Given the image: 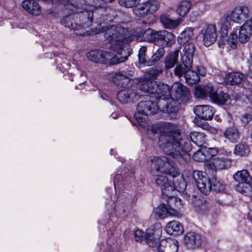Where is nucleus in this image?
Segmentation results:
<instances>
[{
    "mask_svg": "<svg viewBox=\"0 0 252 252\" xmlns=\"http://www.w3.org/2000/svg\"><path fill=\"white\" fill-rule=\"evenodd\" d=\"M92 0H69L70 3L66 5V8L73 7L77 14L79 23L82 26L83 35L85 33V29L91 25L94 19L99 24L96 28V33H104L105 38L112 42V48L115 50L120 49L122 43L126 41L124 34L127 32L122 26L112 25L109 24L114 19V16L110 15L102 8H96L90 4Z\"/></svg>",
    "mask_w": 252,
    "mask_h": 252,
    "instance_id": "f257e3e1",
    "label": "nucleus"
},
{
    "mask_svg": "<svg viewBox=\"0 0 252 252\" xmlns=\"http://www.w3.org/2000/svg\"><path fill=\"white\" fill-rule=\"evenodd\" d=\"M151 131L160 133L158 140L159 148L165 154L175 159L187 158V153L191 150V141L199 147L206 142L203 133L192 132L189 137L181 135L176 126L166 122L153 125Z\"/></svg>",
    "mask_w": 252,
    "mask_h": 252,
    "instance_id": "f03ea898",
    "label": "nucleus"
},
{
    "mask_svg": "<svg viewBox=\"0 0 252 252\" xmlns=\"http://www.w3.org/2000/svg\"><path fill=\"white\" fill-rule=\"evenodd\" d=\"M124 34V36L126 37L127 40L126 42L122 43L120 49H116L115 50L113 49L112 48V42L108 41L110 44V50L116 53L114 56H112L108 51L94 50L90 51L87 53V58L90 61L95 63H105L107 61H110L111 64H116L125 62L130 55V52L128 49L124 50V46L133 39V35H131V33H130L127 29V32Z\"/></svg>",
    "mask_w": 252,
    "mask_h": 252,
    "instance_id": "7ed1b4c3",
    "label": "nucleus"
},
{
    "mask_svg": "<svg viewBox=\"0 0 252 252\" xmlns=\"http://www.w3.org/2000/svg\"><path fill=\"white\" fill-rule=\"evenodd\" d=\"M147 164L148 170L153 175L160 173L170 175L177 172L178 166L176 163L165 156H152L149 157Z\"/></svg>",
    "mask_w": 252,
    "mask_h": 252,
    "instance_id": "20e7f679",
    "label": "nucleus"
},
{
    "mask_svg": "<svg viewBox=\"0 0 252 252\" xmlns=\"http://www.w3.org/2000/svg\"><path fill=\"white\" fill-rule=\"evenodd\" d=\"M250 14L249 8L245 5L235 7L229 13L221 19L220 30L224 34L227 33V30L230 26V21L237 23L246 21Z\"/></svg>",
    "mask_w": 252,
    "mask_h": 252,
    "instance_id": "39448f33",
    "label": "nucleus"
},
{
    "mask_svg": "<svg viewBox=\"0 0 252 252\" xmlns=\"http://www.w3.org/2000/svg\"><path fill=\"white\" fill-rule=\"evenodd\" d=\"M140 90L151 94L156 101L171 95V88L168 85L154 81H146L138 86Z\"/></svg>",
    "mask_w": 252,
    "mask_h": 252,
    "instance_id": "423d86ee",
    "label": "nucleus"
},
{
    "mask_svg": "<svg viewBox=\"0 0 252 252\" xmlns=\"http://www.w3.org/2000/svg\"><path fill=\"white\" fill-rule=\"evenodd\" d=\"M134 239L136 242L146 243L151 247L157 246L162 235L160 223H156L144 233L140 230H136L134 233Z\"/></svg>",
    "mask_w": 252,
    "mask_h": 252,
    "instance_id": "0eeeda50",
    "label": "nucleus"
},
{
    "mask_svg": "<svg viewBox=\"0 0 252 252\" xmlns=\"http://www.w3.org/2000/svg\"><path fill=\"white\" fill-rule=\"evenodd\" d=\"M55 3H60L64 6L63 12L64 16L61 20V24L69 29L74 31L75 33L79 35H83V31L82 26L79 24L76 12L74 10L73 7H70L69 8L66 9V5L70 3L69 0H56Z\"/></svg>",
    "mask_w": 252,
    "mask_h": 252,
    "instance_id": "6e6552de",
    "label": "nucleus"
},
{
    "mask_svg": "<svg viewBox=\"0 0 252 252\" xmlns=\"http://www.w3.org/2000/svg\"><path fill=\"white\" fill-rule=\"evenodd\" d=\"M193 178L199 190L204 194H208L212 189L216 192H220L224 189V186L219 181L215 179L212 183L209 178L202 172L194 171Z\"/></svg>",
    "mask_w": 252,
    "mask_h": 252,
    "instance_id": "1a4fd4ad",
    "label": "nucleus"
},
{
    "mask_svg": "<svg viewBox=\"0 0 252 252\" xmlns=\"http://www.w3.org/2000/svg\"><path fill=\"white\" fill-rule=\"evenodd\" d=\"M195 95L198 98L209 96L213 103L219 105L224 104L229 99L227 94L223 92L218 93L213 86L210 85L196 87Z\"/></svg>",
    "mask_w": 252,
    "mask_h": 252,
    "instance_id": "9d476101",
    "label": "nucleus"
},
{
    "mask_svg": "<svg viewBox=\"0 0 252 252\" xmlns=\"http://www.w3.org/2000/svg\"><path fill=\"white\" fill-rule=\"evenodd\" d=\"M159 6V2L156 0H150L141 3L133 9L136 16L145 18L148 16L149 20H153V13L156 12Z\"/></svg>",
    "mask_w": 252,
    "mask_h": 252,
    "instance_id": "9b49d317",
    "label": "nucleus"
},
{
    "mask_svg": "<svg viewBox=\"0 0 252 252\" xmlns=\"http://www.w3.org/2000/svg\"><path fill=\"white\" fill-rule=\"evenodd\" d=\"M134 76L132 70H122L109 73L107 76L108 79L112 81L117 85L126 88L128 86L131 80V78Z\"/></svg>",
    "mask_w": 252,
    "mask_h": 252,
    "instance_id": "f8f14e48",
    "label": "nucleus"
},
{
    "mask_svg": "<svg viewBox=\"0 0 252 252\" xmlns=\"http://www.w3.org/2000/svg\"><path fill=\"white\" fill-rule=\"evenodd\" d=\"M154 42L161 47H169L175 43V36L167 31L156 32L154 35Z\"/></svg>",
    "mask_w": 252,
    "mask_h": 252,
    "instance_id": "ddd939ff",
    "label": "nucleus"
},
{
    "mask_svg": "<svg viewBox=\"0 0 252 252\" xmlns=\"http://www.w3.org/2000/svg\"><path fill=\"white\" fill-rule=\"evenodd\" d=\"M158 111L166 113H175L179 109V103L173 98L167 97L158 101Z\"/></svg>",
    "mask_w": 252,
    "mask_h": 252,
    "instance_id": "4468645a",
    "label": "nucleus"
},
{
    "mask_svg": "<svg viewBox=\"0 0 252 252\" xmlns=\"http://www.w3.org/2000/svg\"><path fill=\"white\" fill-rule=\"evenodd\" d=\"M204 45L208 47L216 41L218 37L217 28L215 24H208L201 30Z\"/></svg>",
    "mask_w": 252,
    "mask_h": 252,
    "instance_id": "2eb2a0df",
    "label": "nucleus"
},
{
    "mask_svg": "<svg viewBox=\"0 0 252 252\" xmlns=\"http://www.w3.org/2000/svg\"><path fill=\"white\" fill-rule=\"evenodd\" d=\"M150 99L140 101L137 107V111L146 115L155 114L158 111V101L150 96Z\"/></svg>",
    "mask_w": 252,
    "mask_h": 252,
    "instance_id": "dca6fc26",
    "label": "nucleus"
},
{
    "mask_svg": "<svg viewBox=\"0 0 252 252\" xmlns=\"http://www.w3.org/2000/svg\"><path fill=\"white\" fill-rule=\"evenodd\" d=\"M184 243L189 249H195L199 248L202 243L201 236L195 232H188L184 237Z\"/></svg>",
    "mask_w": 252,
    "mask_h": 252,
    "instance_id": "f3484780",
    "label": "nucleus"
},
{
    "mask_svg": "<svg viewBox=\"0 0 252 252\" xmlns=\"http://www.w3.org/2000/svg\"><path fill=\"white\" fill-rule=\"evenodd\" d=\"M176 173H171V176L173 178L172 183L170 182V186L173 189L169 190V192H172L175 190L179 192H183L187 187V183L185 182L183 175L181 174L178 167L177 168Z\"/></svg>",
    "mask_w": 252,
    "mask_h": 252,
    "instance_id": "a211bd4d",
    "label": "nucleus"
},
{
    "mask_svg": "<svg viewBox=\"0 0 252 252\" xmlns=\"http://www.w3.org/2000/svg\"><path fill=\"white\" fill-rule=\"evenodd\" d=\"M193 110L197 117L205 120H211L215 113L214 108L207 105H197Z\"/></svg>",
    "mask_w": 252,
    "mask_h": 252,
    "instance_id": "6ab92c4d",
    "label": "nucleus"
},
{
    "mask_svg": "<svg viewBox=\"0 0 252 252\" xmlns=\"http://www.w3.org/2000/svg\"><path fill=\"white\" fill-rule=\"evenodd\" d=\"M252 34V17L247 20L241 26L239 31V40L242 43L247 42Z\"/></svg>",
    "mask_w": 252,
    "mask_h": 252,
    "instance_id": "aec40b11",
    "label": "nucleus"
},
{
    "mask_svg": "<svg viewBox=\"0 0 252 252\" xmlns=\"http://www.w3.org/2000/svg\"><path fill=\"white\" fill-rule=\"evenodd\" d=\"M158 245V252H177L178 250V242L174 239L162 240Z\"/></svg>",
    "mask_w": 252,
    "mask_h": 252,
    "instance_id": "412c9836",
    "label": "nucleus"
},
{
    "mask_svg": "<svg viewBox=\"0 0 252 252\" xmlns=\"http://www.w3.org/2000/svg\"><path fill=\"white\" fill-rule=\"evenodd\" d=\"M155 176V181L157 185L161 189L163 194L170 193L169 190L173 189L170 186V182L165 174H157Z\"/></svg>",
    "mask_w": 252,
    "mask_h": 252,
    "instance_id": "4be33fe9",
    "label": "nucleus"
},
{
    "mask_svg": "<svg viewBox=\"0 0 252 252\" xmlns=\"http://www.w3.org/2000/svg\"><path fill=\"white\" fill-rule=\"evenodd\" d=\"M176 99L182 102H186L190 94L189 89L180 83H176L174 85Z\"/></svg>",
    "mask_w": 252,
    "mask_h": 252,
    "instance_id": "5701e85b",
    "label": "nucleus"
},
{
    "mask_svg": "<svg viewBox=\"0 0 252 252\" xmlns=\"http://www.w3.org/2000/svg\"><path fill=\"white\" fill-rule=\"evenodd\" d=\"M165 195L168 197L167 202L168 206L174 215H176L178 212L177 210L183 208L182 200L179 198L174 196L172 192L166 193Z\"/></svg>",
    "mask_w": 252,
    "mask_h": 252,
    "instance_id": "b1692460",
    "label": "nucleus"
},
{
    "mask_svg": "<svg viewBox=\"0 0 252 252\" xmlns=\"http://www.w3.org/2000/svg\"><path fill=\"white\" fill-rule=\"evenodd\" d=\"M138 97L135 92L130 90H122L117 94L118 99L123 103L134 101Z\"/></svg>",
    "mask_w": 252,
    "mask_h": 252,
    "instance_id": "393cba45",
    "label": "nucleus"
},
{
    "mask_svg": "<svg viewBox=\"0 0 252 252\" xmlns=\"http://www.w3.org/2000/svg\"><path fill=\"white\" fill-rule=\"evenodd\" d=\"M185 44V47L181 53V60H184V62L188 61V63H193V57L195 51L194 45L192 42H188Z\"/></svg>",
    "mask_w": 252,
    "mask_h": 252,
    "instance_id": "a878e982",
    "label": "nucleus"
},
{
    "mask_svg": "<svg viewBox=\"0 0 252 252\" xmlns=\"http://www.w3.org/2000/svg\"><path fill=\"white\" fill-rule=\"evenodd\" d=\"M141 24V23L140 22ZM154 23V21L152 20L147 19L146 20H142L141 22V24H142L144 28H137L136 29L135 32L138 36H144V35H151L152 36L153 38L154 39V35L155 32L157 31H155L154 30L148 28H147V27L150 26L151 24Z\"/></svg>",
    "mask_w": 252,
    "mask_h": 252,
    "instance_id": "bb28decb",
    "label": "nucleus"
},
{
    "mask_svg": "<svg viewBox=\"0 0 252 252\" xmlns=\"http://www.w3.org/2000/svg\"><path fill=\"white\" fill-rule=\"evenodd\" d=\"M181 63L176 65L174 70V74L179 77L184 76L187 73L190 69L192 68V63H188V61L184 62V60H181Z\"/></svg>",
    "mask_w": 252,
    "mask_h": 252,
    "instance_id": "cd10ccee",
    "label": "nucleus"
},
{
    "mask_svg": "<svg viewBox=\"0 0 252 252\" xmlns=\"http://www.w3.org/2000/svg\"><path fill=\"white\" fill-rule=\"evenodd\" d=\"M245 76L240 72H232L228 73L225 77V83L227 85H237L244 80Z\"/></svg>",
    "mask_w": 252,
    "mask_h": 252,
    "instance_id": "c85d7f7f",
    "label": "nucleus"
},
{
    "mask_svg": "<svg viewBox=\"0 0 252 252\" xmlns=\"http://www.w3.org/2000/svg\"><path fill=\"white\" fill-rule=\"evenodd\" d=\"M189 201L193 205L194 209L198 212H202L207 209V202L200 196H189Z\"/></svg>",
    "mask_w": 252,
    "mask_h": 252,
    "instance_id": "c756f323",
    "label": "nucleus"
},
{
    "mask_svg": "<svg viewBox=\"0 0 252 252\" xmlns=\"http://www.w3.org/2000/svg\"><path fill=\"white\" fill-rule=\"evenodd\" d=\"M166 231L170 235H177L183 232L184 228L180 222L173 220L167 224Z\"/></svg>",
    "mask_w": 252,
    "mask_h": 252,
    "instance_id": "7c9ffc66",
    "label": "nucleus"
},
{
    "mask_svg": "<svg viewBox=\"0 0 252 252\" xmlns=\"http://www.w3.org/2000/svg\"><path fill=\"white\" fill-rule=\"evenodd\" d=\"M156 217L162 219L169 216L174 215L171 209L165 204H161L155 209Z\"/></svg>",
    "mask_w": 252,
    "mask_h": 252,
    "instance_id": "2f4dec72",
    "label": "nucleus"
},
{
    "mask_svg": "<svg viewBox=\"0 0 252 252\" xmlns=\"http://www.w3.org/2000/svg\"><path fill=\"white\" fill-rule=\"evenodd\" d=\"M231 160L228 158L218 157L213 159V164L216 169H224L231 166Z\"/></svg>",
    "mask_w": 252,
    "mask_h": 252,
    "instance_id": "473e14b6",
    "label": "nucleus"
},
{
    "mask_svg": "<svg viewBox=\"0 0 252 252\" xmlns=\"http://www.w3.org/2000/svg\"><path fill=\"white\" fill-rule=\"evenodd\" d=\"M223 135L225 138L231 142H236L240 138V134L237 128L231 126L227 128L224 131Z\"/></svg>",
    "mask_w": 252,
    "mask_h": 252,
    "instance_id": "72a5a7b5",
    "label": "nucleus"
},
{
    "mask_svg": "<svg viewBox=\"0 0 252 252\" xmlns=\"http://www.w3.org/2000/svg\"><path fill=\"white\" fill-rule=\"evenodd\" d=\"M180 50L176 49L168 54L165 60V67L166 69L172 68L177 63Z\"/></svg>",
    "mask_w": 252,
    "mask_h": 252,
    "instance_id": "f704fd0d",
    "label": "nucleus"
},
{
    "mask_svg": "<svg viewBox=\"0 0 252 252\" xmlns=\"http://www.w3.org/2000/svg\"><path fill=\"white\" fill-rule=\"evenodd\" d=\"M235 181L238 184H243L251 182L252 178L250 176L248 171L246 170H242L237 172L233 176Z\"/></svg>",
    "mask_w": 252,
    "mask_h": 252,
    "instance_id": "c9c22d12",
    "label": "nucleus"
},
{
    "mask_svg": "<svg viewBox=\"0 0 252 252\" xmlns=\"http://www.w3.org/2000/svg\"><path fill=\"white\" fill-rule=\"evenodd\" d=\"M160 22L165 28L170 29L176 28L181 23L179 19L174 20L166 15H162L160 17Z\"/></svg>",
    "mask_w": 252,
    "mask_h": 252,
    "instance_id": "e433bc0d",
    "label": "nucleus"
},
{
    "mask_svg": "<svg viewBox=\"0 0 252 252\" xmlns=\"http://www.w3.org/2000/svg\"><path fill=\"white\" fill-rule=\"evenodd\" d=\"M236 189L237 191L245 196H252V184L251 182L243 184H238L236 186Z\"/></svg>",
    "mask_w": 252,
    "mask_h": 252,
    "instance_id": "4c0bfd02",
    "label": "nucleus"
},
{
    "mask_svg": "<svg viewBox=\"0 0 252 252\" xmlns=\"http://www.w3.org/2000/svg\"><path fill=\"white\" fill-rule=\"evenodd\" d=\"M191 3L188 0L181 1L177 6L176 11L180 16L185 17L189 12Z\"/></svg>",
    "mask_w": 252,
    "mask_h": 252,
    "instance_id": "58836bf2",
    "label": "nucleus"
},
{
    "mask_svg": "<svg viewBox=\"0 0 252 252\" xmlns=\"http://www.w3.org/2000/svg\"><path fill=\"white\" fill-rule=\"evenodd\" d=\"M162 73L161 69H151L149 72L145 75L144 78H141L139 81V86L146 81H153L156 80L157 77Z\"/></svg>",
    "mask_w": 252,
    "mask_h": 252,
    "instance_id": "ea45409f",
    "label": "nucleus"
},
{
    "mask_svg": "<svg viewBox=\"0 0 252 252\" xmlns=\"http://www.w3.org/2000/svg\"><path fill=\"white\" fill-rule=\"evenodd\" d=\"M193 35V30L192 28H186L180 34V35L178 38V42L180 44H186V43L189 42V40L192 37Z\"/></svg>",
    "mask_w": 252,
    "mask_h": 252,
    "instance_id": "a19ab883",
    "label": "nucleus"
},
{
    "mask_svg": "<svg viewBox=\"0 0 252 252\" xmlns=\"http://www.w3.org/2000/svg\"><path fill=\"white\" fill-rule=\"evenodd\" d=\"M185 78L187 83L190 86L196 84L200 80L198 74L195 71H192L191 69L186 74Z\"/></svg>",
    "mask_w": 252,
    "mask_h": 252,
    "instance_id": "79ce46f5",
    "label": "nucleus"
},
{
    "mask_svg": "<svg viewBox=\"0 0 252 252\" xmlns=\"http://www.w3.org/2000/svg\"><path fill=\"white\" fill-rule=\"evenodd\" d=\"M250 152L249 147L243 144H239L235 146L234 154L238 156H247Z\"/></svg>",
    "mask_w": 252,
    "mask_h": 252,
    "instance_id": "37998d69",
    "label": "nucleus"
},
{
    "mask_svg": "<svg viewBox=\"0 0 252 252\" xmlns=\"http://www.w3.org/2000/svg\"><path fill=\"white\" fill-rule=\"evenodd\" d=\"M238 39H239V36L237 35V30L231 32L228 38V44L232 49L236 48Z\"/></svg>",
    "mask_w": 252,
    "mask_h": 252,
    "instance_id": "c03bdc74",
    "label": "nucleus"
},
{
    "mask_svg": "<svg viewBox=\"0 0 252 252\" xmlns=\"http://www.w3.org/2000/svg\"><path fill=\"white\" fill-rule=\"evenodd\" d=\"M147 50V48L146 46L141 47L138 53V58L140 63L145 66L146 63H147V60L146 58V52Z\"/></svg>",
    "mask_w": 252,
    "mask_h": 252,
    "instance_id": "a18cd8bd",
    "label": "nucleus"
},
{
    "mask_svg": "<svg viewBox=\"0 0 252 252\" xmlns=\"http://www.w3.org/2000/svg\"><path fill=\"white\" fill-rule=\"evenodd\" d=\"M140 0H119V3L121 5L126 8H132L136 5V4Z\"/></svg>",
    "mask_w": 252,
    "mask_h": 252,
    "instance_id": "49530a36",
    "label": "nucleus"
},
{
    "mask_svg": "<svg viewBox=\"0 0 252 252\" xmlns=\"http://www.w3.org/2000/svg\"><path fill=\"white\" fill-rule=\"evenodd\" d=\"M146 116L145 114L140 113V112H138V111H137V112L134 114V117L138 123L139 125L144 127L145 126V116Z\"/></svg>",
    "mask_w": 252,
    "mask_h": 252,
    "instance_id": "de8ad7c7",
    "label": "nucleus"
},
{
    "mask_svg": "<svg viewBox=\"0 0 252 252\" xmlns=\"http://www.w3.org/2000/svg\"><path fill=\"white\" fill-rule=\"evenodd\" d=\"M193 158L197 161H203L207 160L204 153L201 151H197L193 155Z\"/></svg>",
    "mask_w": 252,
    "mask_h": 252,
    "instance_id": "09e8293b",
    "label": "nucleus"
},
{
    "mask_svg": "<svg viewBox=\"0 0 252 252\" xmlns=\"http://www.w3.org/2000/svg\"><path fill=\"white\" fill-rule=\"evenodd\" d=\"M160 59L153 54L152 57L148 59L147 63H146L145 66H153L155 65Z\"/></svg>",
    "mask_w": 252,
    "mask_h": 252,
    "instance_id": "8fccbe9b",
    "label": "nucleus"
},
{
    "mask_svg": "<svg viewBox=\"0 0 252 252\" xmlns=\"http://www.w3.org/2000/svg\"><path fill=\"white\" fill-rule=\"evenodd\" d=\"M252 119V115L250 114H245L242 116L241 121L244 125H247L250 121H251Z\"/></svg>",
    "mask_w": 252,
    "mask_h": 252,
    "instance_id": "3c124183",
    "label": "nucleus"
},
{
    "mask_svg": "<svg viewBox=\"0 0 252 252\" xmlns=\"http://www.w3.org/2000/svg\"><path fill=\"white\" fill-rule=\"evenodd\" d=\"M165 54V49L163 47H159L154 53V55L159 59H161Z\"/></svg>",
    "mask_w": 252,
    "mask_h": 252,
    "instance_id": "603ef678",
    "label": "nucleus"
},
{
    "mask_svg": "<svg viewBox=\"0 0 252 252\" xmlns=\"http://www.w3.org/2000/svg\"><path fill=\"white\" fill-rule=\"evenodd\" d=\"M123 177L121 175H117L114 179V185L115 189L119 188L120 182L122 180Z\"/></svg>",
    "mask_w": 252,
    "mask_h": 252,
    "instance_id": "864d4df0",
    "label": "nucleus"
},
{
    "mask_svg": "<svg viewBox=\"0 0 252 252\" xmlns=\"http://www.w3.org/2000/svg\"><path fill=\"white\" fill-rule=\"evenodd\" d=\"M195 72L198 74V76L200 75L204 76L206 73L205 68L202 66H197Z\"/></svg>",
    "mask_w": 252,
    "mask_h": 252,
    "instance_id": "5fc2aeb1",
    "label": "nucleus"
},
{
    "mask_svg": "<svg viewBox=\"0 0 252 252\" xmlns=\"http://www.w3.org/2000/svg\"><path fill=\"white\" fill-rule=\"evenodd\" d=\"M194 123L198 126H200L201 127H202L203 129H205V130H209L210 128V126L208 124H200L199 122V120L197 118H195L194 119Z\"/></svg>",
    "mask_w": 252,
    "mask_h": 252,
    "instance_id": "6e6d98bb",
    "label": "nucleus"
},
{
    "mask_svg": "<svg viewBox=\"0 0 252 252\" xmlns=\"http://www.w3.org/2000/svg\"><path fill=\"white\" fill-rule=\"evenodd\" d=\"M208 152L211 157L215 156L219 152L218 149L215 148H209Z\"/></svg>",
    "mask_w": 252,
    "mask_h": 252,
    "instance_id": "4d7b16f0",
    "label": "nucleus"
},
{
    "mask_svg": "<svg viewBox=\"0 0 252 252\" xmlns=\"http://www.w3.org/2000/svg\"><path fill=\"white\" fill-rule=\"evenodd\" d=\"M249 63L251 66H252V55L250 56V59H249Z\"/></svg>",
    "mask_w": 252,
    "mask_h": 252,
    "instance_id": "13d9d810",
    "label": "nucleus"
},
{
    "mask_svg": "<svg viewBox=\"0 0 252 252\" xmlns=\"http://www.w3.org/2000/svg\"><path fill=\"white\" fill-rule=\"evenodd\" d=\"M112 117L114 119H116L117 118V114L116 113H113L112 114Z\"/></svg>",
    "mask_w": 252,
    "mask_h": 252,
    "instance_id": "bf43d9fd",
    "label": "nucleus"
}]
</instances>
